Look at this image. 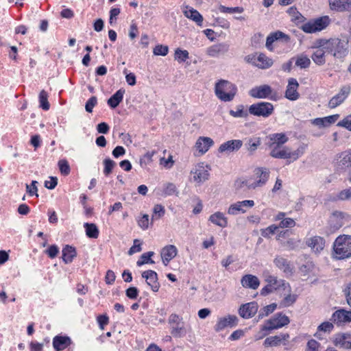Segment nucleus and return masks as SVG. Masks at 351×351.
I'll list each match as a JSON object with an SVG mask.
<instances>
[{
	"mask_svg": "<svg viewBox=\"0 0 351 351\" xmlns=\"http://www.w3.org/2000/svg\"><path fill=\"white\" fill-rule=\"evenodd\" d=\"M210 169L204 162L195 165L191 170V180L197 184L200 185L209 179Z\"/></svg>",
	"mask_w": 351,
	"mask_h": 351,
	"instance_id": "obj_8",
	"label": "nucleus"
},
{
	"mask_svg": "<svg viewBox=\"0 0 351 351\" xmlns=\"http://www.w3.org/2000/svg\"><path fill=\"white\" fill-rule=\"evenodd\" d=\"M326 53H328V51L324 49L323 40H320L319 42V46L315 48L311 56V58L316 64L319 66L323 65L326 62Z\"/></svg>",
	"mask_w": 351,
	"mask_h": 351,
	"instance_id": "obj_27",
	"label": "nucleus"
},
{
	"mask_svg": "<svg viewBox=\"0 0 351 351\" xmlns=\"http://www.w3.org/2000/svg\"><path fill=\"white\" fill-rule=\"evenodd\" d=\"M274 64V60L267 56L263 53H260L257 56V63L256 64V67L261 69H267L272 66Z\"/></svg>",
	"mask_w": 351,
	"mask_h": 351,
	"instance_id": "obj_36",
	"label": "nucleus"
},
{
	"mask_svg": "<svg viewBox=\"0 0 351 351\" xmlns=\"http://www.w3.org/2000/svg\"><path fill=\"white\" fill-rule=\"evenodd\" d=\"M169 52V47L167 45H158L153 50L155 56H165Z\"/></svg>",
	"mask_w": 351,
	"mask_h": 351,
	"instance_id": "obj_59",
	"label": "nucleus"
},
{
	"mask_svg": "<svg viewBox=\"0 0 351 351\" xmlns=\"http://www.w3.org/2000/svg\"><path fill=\"white\" fill-rule=\"evenodd\" d=\"M337 126L345 128L351 132V114L346 116L341 121H339Z\"/></svg>",
	"mask_w": 351,
	"mask_h": 351,
	"instance_id": "obj_62",
	"label": "nucleus"
},
{
	"mask_svg": "<svg viewBox=\"0 0 351 351\" xmlns=\"http://www.w3.org/2000/svg\"><path fill=\"white\" fill-rule=\"evenodd\" d=\"M333 254L336 259H346L351 257V236L340 235L333 243Z\"/></svg>",
	"mask_w": 351,
	"mask_h": 351,
	"instance_id": "obj_3",
	"label": "nucleus"
},
{
	"mask_svg": "<svg viewBox=\"0 0 351 351\" xmlns=\"http://www.w3.org/2000/svg\"><path fill=\"white\" fill-rule=\"evenodd\" d=\"M261 144V140L260 137L252 136L247 139L245 144L246 149L251 154H253L258 147Z\"/></svg>",
	"mask_w": 351,
	"mask_h": 351,
	"instance_id": "obj_43",
	"label": "nucleus"
},
{
	"mask_svg": "<svg viewBox=\"0 0 351 351\" xmlns=\"http://www.w3.org/2000/svg\"><path fill=\"white\" fill-rule=\"evenodd\" d=\"M142 277L145 279L147 284L151 287L152 290L157 292L160 288L158 274L153 270H147L142 273Z\"/></svg>",
	"mask_w": 351,
	"mask_h": 351,
	"instance_id": "obj_20",
	"label": "nucleus"
},
{
	"mask_svg": "<svg viewBox=\"0 0 351 351\" xmlns=\"http://www.w3.org/2000/svg\"><path fill=\"white\" fill-rule=\"evenodd\" d=\"M351 91L350 86H343L341 88L339 92L333 96L328 102V107L335 108L341 105L348 97Z\"/></svg>",
	"mask_w": 351,
	"mask_h": 351,
	"instance_id": "obj_13",
	"label": "nucleus"
},
{
	"mask_svg": "<svg viewBox=\"0 0 351 351\" xmlns=\"http://www.w3.org/2000/svg\"><path fill=\"white\" fill-rule=\"evenodd\" d=\"M73 341L67 335H58L53 338L52 345L55 351H62L69 348Z\"/></svg>",
	"mask_w": 351,
	"mask_h": 351,
	"instance_id": "obj_16",
	"label": "nucleus"
},
{
	"mask_svg": "<svg viewBox=\"0 0 351 351\" xmlns=\"http://www.w3.org/2000/svg\"><path fill=\"white\" fill-rule=\"evenodd\" d=\"M153 213H154L152 215V219H158L164 216L165 213V210L164 206H162L161 204H156L154 207Z\"/></svg>",
	"mask_w": 351,
	"mask_h": 351,
	"instance_id": "obj_54",
	"label": "nucleus"
},
{
	"mask_svg": "<svg viewBox=\"0 0 351 351\" xmlns=\"http://www.w3.org/2000/svg\"><path fill=\"white\" fill-rule=\"evenodd\" d=\"M270 171L266 167H258L254 170V176L256 179L254 182H243L249 189H255L258 187H262L266 184L269 177Z\"/></svg>",
	"mask_w": 351,
	"mask_h": 351,
	"instance_id": "obj_7",
	"label": "nucleus"
},
{
	"mask_svg": "<svg viewBox=\"0 0 351 351\" xmlns=\"http://www.w3.org/2000/svg\"><path fill=\"white\" fill-rule=\"evenodd\" d=\"M288 293H289L279 302L278 308L289 307L296 302L298 295L295 294H291L290 292Z\"/></svg>",
	"mask_w": 351,
	"mask_h": 351,
	"instance_id": "obj_45",
	"label": "nucleus"
},
{
	"mask_svg": "<svg viewBox=\"0 0 351 351\" xmlns=\"http://www.w3.org/2000/svg\"><path fill=\"white\" fill-rule=\"evenodd\" d=\"M149 215L143 214L138 220V225L143 229L147 230L149 228Z\"/></svg>",
	"mask_w": 351,
	"mask_h": 351,
	"instance_id": "obj_61",
	"label": "nucleus"
},
{
	"mask_svg": "<svg viewBox=\"0 0 351 351\" xmlns=\"http://www.w3.org/2000/svg\"><path fill=\"white\" fill-rule=\"evenodd\" d=\"M298 86L299 84L296 79L290 78L285 91V97L291 101L297 100L300 97V94L298 92Z\"/></svg>",
	"mask_w": 351,
	"mask_h": 351,
	"instance_id": "obj_22",
	"label": "nucleus"
},
{
	"mask_svg": "<svg viewBox=\"0 0 351 351\" xmlns=\"http://www.w3.org/2000/svg\"><path fill=\"white\" fill-rule=\"evenodd\" d=\"M337 197L340 200H351V187L340 191Z\"/></svg>",
	"mask_w": 351,
	"mask_h": 351,
	"instance_id": "obj_63",
	"label": "nucleus"
},
{
	"mask_svg": "<svg viewBox=\"0 0 351 351\" xmlns=\"http://www.w3.org/2000/svg\"><path fill=\"white\" fill-rule=\"evenodd\" d=\"M320 343L315 339H311L307 342L305 351H318Z\"/></svg>",
	"mask_w": 351,
	"mask_h": 351,
	"instance_id": "obj_64",
	"label": "nucleus"
},
{
	"mask_svg": "<svg viewBox=\"0 0 351 351\" xmlns=\"http://www.w3.org/2000/svg\"><path fill=\"white\" fill-rule=\"evenodd\" d=\"M183 13L186 18L195 22L197 25H202L204 20L203 16L197 10L191 7L186 6V9L183 11Z\"/></svg>",
	"mask_w": 351,
	"mask_h": 351,
	"instance_id": "obj_34",
	"label": "nucleus"
},
{
	"mask_svg": "<svg viewBox=\"0 0 351 351\" xmlns=\"http://www.w3.org/2000/svg\"><path fill=\"white\" fill-rule=\"evenodd\" d=\"M269 147L270 149L274 147H282V146L285 144L289 138L285 133H273L268 136Z\"/></svg>",
	"mask_w": 351,
	"mask_h": 351,
	"instance_id": "obj_23",
	"label": "nucleus"
},
{
	"mask_svg": "<svg viewBox=\"0 0 351 351\" xmlns=\"http://www.w3.org/2000/svg\"><path fill=\"white\" fill-rule=\"evenodd\" d=\"M295 226V221L293 219L290 217H285L283 220H282L278 226V228H293Z\"/></svg>",
	"mask_w": 351,
	"mask_h": 351,
	"instance_id": "obj_60",
	"label": "nucleus"
},
{
	"mask_svg": "<svg viewBox=\"0 0 351 351\" xmlns=\"http://www.w3.org/2000/svg\"><path fill=\"white\" fill-rule=\"evenodd\" d=\"M229 50V45L225 43L213 45L206 49V53L210 57L216 58L224 54Z\"/></svg>",
	"mask_w": 351,
	"mask_h": 351,
	"instance_id": "obj_28",
	"label": "nucleus"
},
{
	"mask_svg": "<svg viewBox=\"0 0 351 351\" xmlns=\"http://www.w3.org/2000/svg\"><path fill=\"white\" fill-rule=\"evenodd\" d=\"M274 110V105L269 102L260 101L249 107V113L256 117L265 118L271 116Z\"/></svg>",
	"mask_w": 351,
	"mask_h": 351,
	"instance_id": "obj_9",
	"label": "nucleus"
},
{
	"mask_svg": "<svg viewBox=\"0 0 351 351\" xmlns=\"http://www.w3.org/2000/svg\"><path fill=\"white\" fill-rule=\"evenodd\" d=\"M289 339V334L281 333L278 335L267 337L264 341L263 345L265 347H276L280 346L282 343L285 345L286 343L285 342L287 341Z\"/></svg>",
	"mask_w": 351,
	"mask_h": 351,
	"instance_id": "obj_24",
	"label": "nucleus"
},
{
	"mask_svg": "<svg viewBox=\"0 0 351 351\" xmlns=\"http://www.w3.org/2000/svg\"><path fill=\"white\" fill-rule=\"evenodd\" d=\"M254 206L253 200H243L232 204L228 209V213L230 215H237L239 213H245L247 208H252Z\"/></svg>",
	"mask_w": 351,
	"mask_h": 351,
	"instance_id": "obj_14",
	"label": "nucleus"
},
{
	"mask_svg": "<svg viewBox=\"0 0 351 351\" xmlns=\"http://www.w3.org/2000/svg\"><path fill=\"white\" fill-rule=\"evenodd\" d=\"M86 234L88 238L97 239L99 237V231L95 223H85L84 224Z\"/></svg>",
	"mask_w": 351,
	"mask_h": 351,
	"instance_id": "obj_44",
	"label": "nucleus"
},
{
	"mask_svg": "<svg viewBox=\"0 0 351 351\" xmlns=\"http://www.w3.org/2000/svg\"><path fill=\"white\" fill-rule=\"evenodd\" d=\"M289 323L290 319L288 316L281 312L277 313L271 318L265 321V324L261 326V332H262V335L256 337V339H262L267 335L271 330L281 328Z\"/></svg>",
	"mask_w": 351,
	"mask_h": 351,
	"instance_id": "obj_2",
	"label": "nucleus"
},
{
	"mask_svg": "<svg viewBox=\"0 0 351 351\" xmlns=\"http://www.w3.org/2000/svg\"><path fill=\"white\" fill-rule=\"evenodd\" d=\"M348 43L339 38H330L323 40L324 49L328 54L332 55L337 58H341L346 56Z\"/></svg>",
	"mask_w": 351,
	"mask_h": 351,
	"instance_id": "obj_4",
	"label": "nucleus"
},
{
	"mask_svg": "<svg viewBox=\"0 0 351 351\" xmlns=\"http://www.w3.org/2000/svg\"><path fill=\"white\" fill-rule=\"evenodd\" d=\"M104 174L106 176H108L110 175L114 167L115 166L116 163L114 161L111 160L110 158H106L104 160Z\"/></svg>",
	"mask_w": 351,
	"mask_h": 351,
	"instance_id": "obj_56",
	"label": "nucleus"
},
{
	"mask_svg": "<svg viewBox=\"0 0 351 351\" xmlns=\"http://www.w3.org/2000/svg\"><path fill=\"white\" fill-rule=\"evenodd\" d=\"M333 324L334 323L332 322H324L322 323L320 325L318 326L317 332L315 333L314 336L319 339H322V337L321 333H330V332H332V330L334 328Z\"/></svg>",
	"mask_w": 351,
	"mask_h": 351,
	"instance_id": "obj_41",
	"label": "nucleus"
},
{
	"mask_svg": "<svg viewBox=\"0 0 351 351\" xmlns=\"http://www.w3.org/2000/svg\"><path fill=\"white\" fill-rule=\"evenodd\" d=\"M330 320L337 326H342L351 322V311L339 308L335 311Z\"/></svg>",
	"mask_w": 351,
	"mask_h": 351,
	"instance_id": "obj_11",
	"label": "nucleus"
},
{
	"mask_svg": "<svg viewBox=\"0 0 351 351\" xmlns=\"http://www.w3.org/2000/svg\"><path fill=\"white\" fill-rule=\"evenodd\" d=\"M325 239L319 236H314L306 240V244L315 254H319L325 247Z\"/></svg>",
	"mask_w": 351,
	"mask_h": 351,
	"instance_id": "obj_19",
	"label": "nucleus"
},
{
	"mask_svg": "<svg viewBox=\"0 0 351 351\" xmlns=\"http://www.w3.org/2000/svg\"><path fill=\"white\" fill-rule=\"evenodd\" d=\"M163 193L167 196L173 195L174 194H178V191L177 190L176 186L173 183H167L165 184L163 188Z\"/></svg>",
	"mask_w": 351,
	"mask_h": 351,
	"instance_id": "obj_57",
	"label": "nucleus"
},
{
	"mask_svg": "<svg viewBox=\"0 0 351 351\" xmlns=\"http://www.w3.org/2000/svg\"><path fill=\"white\" fill-rule=\"evenodd\" d=\"M59 170L62 175L68 176L71 172V168L68 161L66 159H62L58 163Z\"/></svg>",
	"mask_w": 351,
	"mask_h": 351,
	"instance_id": "obj_53",
	"label": "nucleus"
},
{
	"mask_svg": "<svg viewBox=\"0 0 351 351\" xmlns=\"http://www.w3.org/2000/svg\"><path fill=\"white\" fill-rule=\"evenodd\" d=\"M343 216L344 214L342 212L335 211L332 213L330 217L329 223L333 230L339 229L343 225Z\"/></svg>",
	"mask_w": 351,
	"mask_h": 351,
	"instance_id": "obj_35",
	"label": "nucleus"
},
{
	"mask_svg": "<svg viewBox=\"0 0 351 351\" xmlns=\"http://www.w3.org/2000/svg\"><path fill=\"white\" fill-rule=\"evenodd\" d=\"M214 145L213 140L210 137L201 136L197 140L195 148L200 155L204 154Z\"/></svg>",
	"mask_w": 351,
	"mask_h": 351,
	"instance_id": "obj_31",
	"label": "nucleus"
},
{
	"mask_svg": "<svg viewBox=\"0 0 351 351\" xmlns=\"http://www.w3.org/2000/svg\"><path fill=\"white\" fill-rule=\"evenodd\" d=\"M154 254V252H148L143 253L139 258V259L136 262V265L138 267H141L145 264H154V261L152 259V256Z\"/></svg>",
	"mask_w": 351,
	"mask_h": 351,
	"instance_id": "obj_47",
	"label": "nucleus"
},
{
	"mask_svg": "<svg viewBox=\"0 0 351 351\" xmlns=\"http://www.w3.org/2000/svg\"><path fill=\"white\" fill-rule=\"evenodd\" d=\"M208 221L221 228H226L228 224V218L225 214L219 211L210 215L208 218Z\"/></svg>",
	"mask_w": 351,
	"mask_h": 351,
	"instance_id": "obj_32",
	"label": "nucleus"
},
{
	"mask_svg": "<svg viewBox=\"0 0 351 351\" xmlns=\"http://www.w3.org/2000/svg\"><path fill=\"white\" fill-rule=\"evenodd\" d=\"M189 58V53L187 50L178 48L175 50L174 59L179 63H183Z\"/></svg>",
	"mask_w": 351,
	"mask_h": 351,
	"instance_id": "obj_48",
	"label": "nucleus"
},
{
	"mask_svg": "<svg viewBox=\"0 0 351 351\" xmlns=\"http://www.w3.org/2000/svg\"><path fill=\"white\" fill-rule=\"evenodd\" d=\"M307 148V145L301 144L295 151L291 152L289 148V160L287 162V164H290L291 162L297 160L300 158L303 154L305 153V151Z\"/></svg>",
	"mask_w": 351,
	"mask_h": 351,
	"instance_id": "obj_39",
	"label": "nucleus"
},
{
	"mask_svg": "<svg viewBox=\"0 0 351 351\" xmlns=\"http://www.w3.org/2000/svg\"><path fill=\"white\" fill-rule=\"evenodd\" d=\"M237 324V317L234 315H228L226 317H219L214 327V329L216 332H219L228 327H235Z\"/></svg>",
	"mask_w": 351,
	"mask_h": 351,
	"instance_id": "obj_15",
	"label": "nucleus"
},
{
	"mask_svg": "<svg viewBox=\"0 0 351 351\" xmlns=\"http://www.w3.org/2000/svg\"><path fill=\"white\" fill-rule=\"evenodd\" d=\"M168 322L171 326V333L174 337L185 336L186 331L184 327L182 317L176 313H172L169 317Z\"/></svg>",
	"mask_w": 351,
	"mask_h": 351,
	"instance_id": "obj_10",
	"label": "nucleus"
},
{
	"mask_svg": "<svg viewBox=\"0 0 351 351\" xmlns=\"http://www.w3.org/2000/svg\"><path fill=\"white\" fill-rule=\"evenodd\" d=\"M243 145V141L239 139L230 140L220 145L218 151L220 153L234 152L239 150Z\"/></svg>",
	"mask_w": 351,
	"mask_h": 351,
	"instance_id": "obj_21",
	"label": "nucleus"
},
{
	"mask_svg": "<svg viewBox=\"0 0 351 351\" xmlns=\"http://www.w3.org/2000/svg\"><path fill=\"white\" fill-rule=\"evenodd\" d=\"M300 240L296 239H289L287 241H281L280 245L287 250H293L299 246Z\"/></svg>",
	"mask_w": 351,
	"mask_h": 351,
	"instance_id": "obj_51",
	"label": "nucleus"
},
{
	"mask_svg": "<svg viewBox=\"0 0 351 351\" xmlns=\"http://www.w3.org/2000/svg\"><path fill=\"white\" fill-rule=\"evenodd\" d=\"M340 160L337 162V171L339 173L342 171H346L348 169L351 167V160H348V156H346V152H343L340 154Z\"/></svg>",
	"mask_w": 351,
	"mask_h": 351,
	"instance_id": "obj_42",
	"label": "nucleus"
},
{
	"mask_svg": "<svg viewBox=\"0 0 351 351\" xmlns=\"http://www.w3.org/2000/svg\"><path fill=\"white\" fill-rule=\"evenodd\" d=\"M311 64V60L307 56L300 54L296 57L295 65L300 69H306Z\"/></svg>",
	"mask_w": 351,
	"mask_h": 351,
	"instance_id": "obj_50",
	"label": "nucleus"
},
{
	"mask_svg": "<svg viewBox=\"0 0 351 351\" xmlns=\"http://www.w3.org/2000/svg\"><path fill=\"white\" fill-rule=\"evenodd\" d=\"M273 90L271 87L267 84H264L252 88L249 91V95L256 99H270L275 100L274 97L271 95Z\"/></svg>",
	"mask_w": 351,
	"mask_h": 351,
	"instance_id": "obj_12",
	"label": "nucleus"
},
{
	"mask_svg": "<svg viewBox=\"0 0 351 351\" xmlns=\"http://www.w3.org/2000/svg\"><path fill=\"white\" fill-rule=\"evenodd\" d=\"M330 23V19L328 16H323L314 19H311L304 23L301 29L307 34L316 33L326 29Z\"/></svg>",
	"mask_w": 351,
	"mask_h": 351,
	"instance_id": "obj_6",
	"label": "nucleus"
},
{
	"mask_svg": "<svg viewBox=\"0 0 351 351\" xmlns=\"http://www.w3.org/2000/svg\"><path fill=\"white\" fill-rule=\"evenodd\" d=\"M237 93V86L226 80H219L215 83V93L219 99L229 102L234 99Z\"/></svg>",
	"mask_w": 351,
	"mask_h": 351,
	"instance_id": "obj_1",
	"label": "nucleus"
},
{
	"mask_svg": "<svg viewBox=\"0 0 351 351\" xmlns=\"http://www.w3.org/2000/svg\"><path fill=\"white\" fill-rule=\"evenodd\" d=\"M329 8L335 12H346L351 10V0H328Z\"/></svg>",
	"mask_w": 351,
	"mask_h": 351,
	"instance_id": "obj_25",
	"label": "nucleus"
},
{
	"mask_svg": "<svg viewBox=\"0 0 351 351\" xmlns=\"http://www.w3.org/2000/svg\"><path fill=\"white\" fill-rule=\"evenodd\" d=\"M39 103L40 107L44 110H48L50 108L49 103L48 102V94L43 90L39 93Z\"/></svg>",
	"mask_w": 351,
	"mask_h": 351,
	"instance_id": "obj_52",
	"label": "nucleus"
},
{
	"mask_svg": "<svg viewBox=\"0 0 351 351\" xmlns=\"http://www.w3.org/2000/svg\"><path fill=\"white\" fill-rule=\"evenodd\" d=\"M334 344L341 348L350 349L351 335L349 333H338L335 335Z\"/></svg>",
	"mask_w": 351,
	"mask_h": 351,
	"instance_id": "obj_30",
	"label": "nucleus"
},
{
	"mask_svg": "<svg viewBox=\"0 0 351 351\" xmlns=\"http://www.w3.org/2000/svg\"><path fill=\"white\" fill-rule=\"evenodd\" d=\"M258 305L256 302H250L242 304L239 308V314L243 319L252 318L258 311Z\"/></svg>",
	"mask_w": 351,
	"mask_h": 351,
	"instance_id": "obj_17",
	"label": "nucleus"
},
{
	"mask_svg": "<svg viewBox=\"0 0 351 351\" xmlns=\"http://www.w3.org/2000/svg\"><path fill=\"white\" fill-rule=\"evenodd\" d=\"M281 40L283 43H288L290 41V37L289 35L283 33L280 31H276L275 32L271 33L267 37L266 40V47L269 51L273 50L272 44L275 41Z\"/></svg>",
	"mask_w": 351,
	"mask_h": 351,
	"instance_id": "obj_18",
	"label": "nucleus"
},
{
	"mask_svg": "<svg viewBox=\"0 0 351 351\" xmlns=\"http://www.w3.org/2000/svg\"><path fill=\"white\" fill-rule=\"evenodd\" d=\"M219 10L222 13H242L243 8L242 7L229 8L221 5L219 7Z\"/></svg>",
	"mask_w": 351,
	"mask_h": 351,
	"instance_id": "obj_58",
	"label": "nucleus"
},
{
	"mask_svg": "<svg viewBox=\"0 0 351 351\" xmlns=\"http://www.w3.org/2000/svg\"><path fill=\"white\" fill-rule=\"evenodd\" d=\"M270 156L274 158L289 160V147H274L271 149Z\"/></svg>",
	"mask_w": 351,
	"mask_h": 351,
	"instance_id": "obj_40",
	"label": "nucleus"
},
{
	"mask_svg": "<svg viewBox=\"0 0 351 351\" xmlns=\"http://www.w3.org/2000/svg\"><path fill=\"white\" fill-rule=\"evenodd\" d=\"M265 280L267 284L261 290V295H267L275 291L281 289L291 292V287L285 280L278 279L274 276H269Z\"/></svg>",
	"mask_w": 351,
	"mask_h": 351,
	"instance_id": "obj_5",
	"label": "nucleus"
},
{
	"mask_svg": "<svg viewBox=\"0 0 351 351\" xmlns=\"http://www.w3.org/2000/svg\"><path fill=\"white\" fill-rule=\"evenodd\" d=\"M178 249L173 245H168L165 246L160 253L163 264L167 266L169 262L176 256Z\"/></svg>",
	"mask_w": 351,
	"mask_h": 351,
	"instance_id": "obj_26",
	"label": "nucleus"
},
{
	"mask_svg": "<svg viewBox=\"0 0 351 351\" xmlns=\"http://www.w3.org/2000/svg\"><path fill=\"white\" fill-rule=\"evenodd\" d=\"M278 229V226L275 224H272L266 228L261 229V236L265 238H269L271 235L274 234L276 231Z\"/></svg>",
	"mask_w": 351,
	"mask_h": 351,
	"instance_id": "obj_55",
	"label": "nucleus"
},
{
	"mask_svg": "<svg viewBox=\"0 0 351 351\" xmlns=\"http://www.w3.org/2000/svg\"><path fill=\"white\" fill-rule=\"evenodd\" d=\"M125 90L120 88L114 93L107 101L108 105L112 109L117 108L123 99Z\"/></svg>",
	"mask_w": 351,
	"mask_h": 351,
	"instance_id": "obj_37",
	"label": "nucleus"
},
{
	"mask_svg": "<svg viewBox=\"0 0 351 351\" xmlns=\"http://www.w3.org/2000/svg\"><path fill=\"white\" fill-rule=\"evenodd\" d=\"M275 265L282 270L286 275H292L293 272V266L290 261L282 256H278L274 260Z\"/></svg>",
	"mask_w": 351,
	"mask_h": 351,
	"instance_id": "obj_29",
	"label": "nucleus"
},
{
	"mask_svg": "<svg viewBox=\"0 0 351 351\" xmlns=\"http://www.w3.org/2000/svg\"><path fill=\"white\" fill-rule=\"evenodd\" d=\"M278 306L276 303H272L271 304L267 305L262 308L260 309L258 315V320L263 319L265 317L268 316L271 313H272Z\"/></svg>",
	"mask_w": 351,
	"mask_h": 351,
	"instance_id": "obj_46",
	"label": "nucleus"
},
{
	"mask_svg": "<svg viewBox=\"0 0 351 351\" xmlns=\"http://www.w3.org/2000/svg\"><path fill=\"white\" fill-rule=\"evenodd\" d=\"M241 285L245 288L256 289L259 287V279L254 275L246 274L244 275L241 280Z\"/></svg>",
	"mask_w": 351,
	"mask_h": 351,
	"instance_id": "obj_33",
	"label": "nucleus"
},
{
	"mask_svg": "<svg viewBox=\"0 0 351 351\" xmlns=\"http://www.w3.org/2000/svg\"><path fill=\"white\" fill-rule=\"evenodd\" d=\"M229 113L232 117L235 118H245L248 116L249 111L247 112L244 109L243 105H238L236 108V110H230Z\"/></svg>",
	"mask_w": 351,
	"mask_h": 351,
	"instance_id": "obj_49",
	"label": "nucleus"
},
{
	"mask_svg": "<svg viewBox=\"0 0 351 351\" xmlns=\"http://www.w3.org/2000/svg\"><path fill=\"white\" fill-rule=\"evenodd\" d=\"M62 260L65 264L71 263L73 258L77 256L76 250L74 247L66 245L62 251Z\"/></svg>",
	"mask_w": 351,
	"mask_h": 351,
	"instance_id": "obj_38",
	"label": "nucleus"
}]
</instances>
